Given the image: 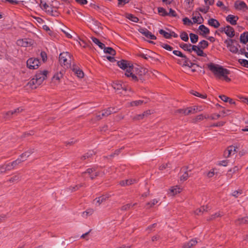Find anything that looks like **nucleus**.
Returning a JSON list of instances; mask_svg holds the SVG:
<instances>
[{
  "label": "nucleus",
  "mask_w": 248,
  "mask_h": 248,
  "mask_svg": "<svg viewBox=\"0 0 248 248\" xmlns=\"http://www.w3.org/2000/svg\"><path fill=\"white\" fill-rule=\"evenodd\" d=\"M219 98L224 102H227L229 99V97H228L225 95H221L219 96Z\"/></svg>",
  "instance_id": "nucleus-62"
},
{
  "label": "nucleus",
  "mask_w": 248,
  "mask_h": 248,
  "mask_svg": "<svg viewBox=\"0 0 248 248\" xmlns=\"http://www.w3.org/2000/svg\"><path fill=\"white\" fill-rule=\"evenodd\" d=\"M209 9V5H205V6L203 8H200V11L202 13H206Z\"/></svg>",
  "instance_id": "nucleus-58"
},
{
  "label": "nucleus",
  "mask_w": 248,
  "mask_h": 248,
  "mask_svg": "<svg viewBox=\"0 0 248 248\" xmlns=\"http://www.w3.org/2000/svg\"><path fill=\"white\" fill-rule=\"evenodd\" d=\"M190 40L192 43H196L198 42L199 37L197 35L191 33L189 34Z\"/></svg>",
  "instance_id": "nucleus-35"
},
{
  "label": "nucleus",
  "mask_w": 248,
  "mask_h": 248,
  "mask_svg": "<svg viewBox=\"0 0 248 248\" xmlns=\"http://www.w3.org/2000/svg\"><path fill=\"white\" fill-rule=\"evenodd\" d=\"M33 152V149H30L24 153L22 154L16 160L12 162L14 168H15L16 166L18 165L21 162L24 161Z\"/></svg>",
  "instance_id": "nucleus-5"
},
{
  "label": "nucleus",
  "mask_w": 248,
  "mask_h": 248,
  "mask_svg": "<svg viewBox=\"0 0 248 248\" xmlns=\"http://www.w3.org/2000/svg\"><path fill=\"white\" fill-rule=\"evenodd\" d=\"M207 206H203L195 211V213L198 215H200L203 213V212L207 210Z\"/></svg>",
  "instance_id": "nucleus-36"
},
{
  "label": "nucleus",
  "mask_w": 248,
  "mask_h": 248,
  "mask_svg": "<svg viewBox=\"0 0 248 248\" xmlns=\"http://www.w3.org/2000/svg\"><path fill=\"white\" fill-rule=\"evenodd\" d=\"M116 55L115 50L111 47H109V62H114L118 61L113 56Z\"/></svg>",
  "instance_id": "nucleus-23"
},
{
  "label": "nucleus",
  "mask_w": 248,
  "mask_h": 248,
  "mask_svg": "<svg viewBox=\"0 0 248 248\" xmlns=\"http://www.w3.org/2000/svg\"><path fill=\"white\" fill-rule=\"evenodd\" d=\"M146 103V102H144L143 100H136V101L131 102L130 103V104L131 106L133 107V106H140V105H141L142 104Z\"/></svg>",
  "instance_id": "nucleus-37"
},
{
  "label": "nucleus",
  "mask_w": 248,
  "mask_h": 248,
  "mask_svg": "<svg viewBox=\"0 0 248 248\" xmlns=\"http://www.w3.org/2000/svg\"><path fill=\"white\" fill-rule=\"evenodd\" d=\"M118 0V5L119 6H123L124 4L128 3L129 2V0Z\"/></svg>",
  "instance_id": "nucleus-53"
},
{
  "label": "nucleus",
  "mask_w": 248,
  "mask_h": 248,
  "mask_svg": "<svg viewBox=\"0 0 248 248\" xmlns=\"http://www.w3.org/2000/svg\"><path fill=\"white\" fill-rule=\"evenodd\" d=\"M147 73V70L140 65H133L129 67L125 73V75L130 78L134 81L143 82L145 80L144 76Z\"/></svg>",
  "instance_id": "nucleus-1"
},
{
  "label": "nucleus",
  "mask_w": 248,
  "mask_h": 248,
  "mask_svg": "<svg viewBox=\"0 0 248 248\" xmlns=\"http://www.w3.org/2000/svg\"><path fill=\"white\" fill-rule=\"evenodd\" d=\"M193 46L190 44H182L180 45V46L184 50L191 52L192 51L191 48Z\"/></svg>",
  "instance_id": "nucleus-26"
},
{
  "label": "nucleus",
  "mask_w": 248,
  "mask_h": 248,
  "mask_svg": "<svg viewBox=\"0 0 248 248\" xmlns=\"http://www.w3.org/2000/svg\"><path fill=\"white\" fill-rule=\"evenodd\" d=\"M208 116H206L205 115H204L202 114H200L196 117H195V118L193 119V121L194 122H198L201 121H202L205 119L208 118Z\"/></svg>",
  "instance_id": "nucleus-32"
},
{
  "label": "nucleus",
  "mask_w": 248,
  "mask_h": 248,
  "mask_svg": "<svg viewBox=\"0 0 248 248\" xmlns=\"http://www.w3.org/2000/svg\"><path fill=\"white\" fill-rule=\"evenodd\" d=\"M161 46L163 48H164L167 50L171 51L172 50V47L168 44L162 43L161 44Z\"/></svg>",
  "instance_id": "nucleus-51"
},
{
  "label": "nucleus",
  "mask_w": 248,
  "mask_h": 248,
  "mask_svg": "<svg viewBox=\"0 0 248 248\" xmlns=\"http://www.w3.org/2000/svg\"><path fill=\"white\" fill-rule=\"evenodd\" d=\"M71 68L78 78H82L83 77V72L79 69L76 65L73 64Z\"/></svg>",
  "instance_id": "nucleus-17"
},
{
  "label": "nucleus",
  "mask_w": 248,
  "mask_h": 248,
  "mask_svg": "<svg viewBox=\"0 0 248 248\" xmlns=\"http://www.w3.org/2000/svg\"><path fill=\"white\" fill-rule=\"evenodd\" d=\"M248 221V217L239 218L235 221V223L237 225H241L246 223Z\"/></svg>",
  "instance_id": "nucleus-30"
},
{
  "label": "nucleus",
  "mask_w": 248,
  "mask_h": 248,
  "mask_svg": "<svg viewBox=\"0 0 248 248\" xmlns=\"http://www.w3.org/2000/svg\"><path fill=\"white\" fill-rule=\"evenodd\" d=\"M151 114V111L150 110H147L146 111L144 112L142 114H140L137 115L136 117H135L134 119H137V120H140L143 119V118L145 116H147L148 115H149Z\"/></svg>",
  "instance_id": "nucleus-41"
},
{
  "label": "nucleus",
  "mask_w": 248,
  "mask_h": 248,
  "mask_svg": "<svg viewBox=\"0 0 248 248\" xmlns=\"http://www.w3.org/2000/svg\"><path fill=\"white\" fill-rule=\"evenodd\" d=\"M225 43L231 52L234 54L238 53V46H239V45L236 43V42L234 40L231 39L226 40L225 41Z\"/></svg>",
  "instance_id": "nucleus-6"
},
{
  "label": "nucleus",
  "mask_w": 248,
  "mask_h": 248,
  "mask_svg": "<svg viewBox=\"0 0 248 248\" xmlns=\"http://www.w3.org/2000/svg\"><path fill=\"white\" fill-rule=\"evenodd\" d=\"M40 62L37 58H31L27 61V66L31 69H36L38 68Z\"/></svg>",
  "instance_id": "nucleus-8"
},
{
  "label": "nucleus",
  "mask_w": 248,
  "mask_h": 248,
  "mask_svg": "<svg viewBox=\"0 0 248 248\" xmlns=\"http://www.w3.org/2000/svg\"><path fill=\"white\" fill-rule=\"evenodd\" d=\"M112 87L116 91H120L121 89L124 90V87L122 86V85L118 82H113L111 85ZM124 90H125L124 89Z\"/></svg>",
  "instance_id": "nucleus-29"
},
{
  "label": "nucleus",
  "mask_w": 248,
  "mask_h": 248,
  "mask_svg": "<svg viewBox=\"0 0 248 248\" xmlns=\"http://www.w3.org/2000/svg\"><path fill=\"white\" fill-rule=\"evenodd\" d=\"M191 50L195 52L197 55L199 56H202L204 57H206L207 56V55L203 52V50H202V48L199 47V46H198L196 45L192 46Z\"/></svg>",
  "instance_id": "nucleus-16"
},
{
  "label": "nucleus",
  "mask_w": 248,
  "mask_h": 248,
  "mask_svg": "<svg viewBox=\"0 0 248 248\" xmlns=\"http://www.w3.org/2000/svg\"><path fill=\"white\" fill-rule=\"evenodd\" d=\"M205 5H211L214 3V0H204Z\"/></svg>",
  "instance_id": "nucleus-64"
},
{
  "label": "nucleus",
  "mask_w": 248,
  "mask_h": 248,
  "mask_svg": "<svg viewBox=\"0 0 248 248\" xmlns=\"http://www.w3.org/2000/svg\"><path fill=\"white\" fill-rule=\"evenodd\" d=\"M158 200H157V199H153L151 202L146 203L145 207L146 208H151L154 205H155V204L158 203Z\"/></svg>",
  "instance_id": "nucleus-38"
},
{
  "label": "nucleus",
  "mask_w": 248,
  "mask_h": 248,
  "mask_svg": "<svg viewBox=\"0 0 248 248\" xmlns=\"http://www.w3.org/2000/svg\"><path fill=\"white\" fill-rule=\"evenodd\" d=\"M16 44L19 46L27 47L32 45V41L31 39L24 38L18 40L16 42Z\"/></svg>",
  "instance_id": "nucleus-10"
},
{
  "label": "nucleus",
  "mask_w": 248,
  "mask_h": 248,
  "mask_svg": "<svg viewBox=\"0 0 248 248\" xmlns=\"http://www.w3.org/2000/svg\"><path fill=\"white\" fill-rule=\"evenodd\" d=\"M140 32L144 35L147 38L150 39L151 40H155L156 37L151 32L149 31L146 29L142 28L140 30Z\"/></svg>",
  "instance_id": "nucleus-13"
},
{
  "label": "nucleus",
  "mask_w": 248,
  "mask_h": 248,
  "mask_svg": "<svg viewBox=\"0 0 248 248\" xmlns=\"http://www.w3.org/2000/svg\"><path fill=\"white\" fill-rule=\"evenodd\" d=\"M202 18V17L201 16H194V17H193L192 18V20H193V22L194 23H201V19Z\"/></svg>",
  "instance_id": "nucleus-55"
},
{
  "label": "nucleus",
  "mask_w": 248,
  "mask_h": 248,
  "mask_svg": "<svg viewBox=\"0 0 248 248\" xmlns=\"http://www.w3.org/2000/svg\"><path fill=\"white\" fill-rule=\"evenodd\" d=\"M208 45V42L207 41L203 40L199 43V44L197 46H199V47L202 49H205L207 47Z\"/></svg>",
  "instance_id": "nucleus-34"
},
{
  "label": "nucleus",
  "mask_w": 248,
  "mask_h": 248,
  "mask_svg": "<svg viewBox=\"0 0 248 248\" xmlns=\"http://www.w3.org/2000/svg\"><path fill=\"white\" fill-rule=\"evenodd\" d=\"M91 39L92 41L96 45H97L101 49H103L104 52L105 53H108V47H105V45L101 43L99 40H98L97 38L92 37Z\"/></svg>",
  "instance_id": "nucleus-9"
},
{
  "label": "nucleus",
  "mask_w": 248,
  "mask_h": 248,
  "mask_svg": "<svg viewBox=\"0 0 248 248\" xmlns=\"http://www.w3.org/2000/svg\"><path fill=\"white\" fill-rule=\"evenodd\" d=\"M93 155H94V152L93 151H89L84 155H83L81 157L82 160H85L86 158H88L92 156Z\"/></svg>",
  "instance_id": "nucleus-40"
},
{
  "label": "nucleus",
  "mask_w": 248,
  "mask_h": 248,
  "mask_svg": "<svg viewBox=\"0 0 248 248\" xmlns=\"http://www.w3.org/2000/svg\"><path fill=\"white\" fill-rule=\"evenodd\" d=\"M208 69L218 78H220L225 74H229V71L222 66L214 63H210L207 65Z\"/></svg>",
  "instance_id": "nucleus-3"
},
{
  "label": "nucleus",
  "mask_w": 248,
  "mask_h": 248,
  "mask_svg": "<svg viewBox=\"0 0 248 248\" xmlns=\"http://www.w3.org/2000/svg\"><path fill=\"white\" fill-rule=\"evenodd\" d=\"M199 30L200 31V34L202 36L208 34L210 32L209 29L203 25H201L199 27Z\"/></svg>",
  "instance_id": "nucleus-20"
},
{
  "label": "nucleus",
  "mask_w": 248,
  "mask_h": 248,
  "mask_svg": "<svg viewBox=\"0 0 248 248\" xmlns=\"http://www.w3.org/2000/svg\"><path fill=\"white\" fill-rule=\"evenodd\" d=\"M236 147L233 146H230L225 151L224 155L225 157H229L236 153Z\"/></svg>",
  "instance_id": "nucleus-12"
},
{
  "label": "nucleus",
  "mask_w": 248,
  "mask_h": 248,
  "mask_svg": "<svg viewBox=\"0 0 248 248\" xmlns=\"http://www.w3.org/2000/svg\"><path fill=\"white\" fill-rule=\"evenodd\" d=\"M221 31H224L226 34L230 37H232L234 35V31L233 29L230 26L221 28Z\"/></svg>",
  "instance_id": "nucleus-14"
},
{
  "label": "nucleus",
  "mask_w": 248,
  "mask_h": 248,
  "mask_svg": "<svg viewBox=\"0 0 248 248\" xmlns=\"http://www.w3.org/2000/svg\"><path fill=\"white\" fill-rule=\"evenodd\" d=\"M238 61L241 65L246 68H248V60L239 59Z\"/></svg>",
  "instance_id": "nucleus-43"
},
{
  "label": "nucleus",
  "mask_w": 248,
  "mask_h": 248,
  "mask_svg": "<svg viewBox=\"0 0 248 248\" xmlns=\"http://www.w3.org/2000/svg\"><path fill=\"white\" fill-rule=\"evenodd\" d=\"M234 7L236 10L244 11L248 9V7L245 2L241 0H237L235 2Z\"/></svg>",
  "instance_id": "nucleus-11"
},
{
  "label": "nucleus",
  "mask_w": 248,
  "mask_h": 248,
  "mask_svg": "<svg viewBox=\"0 0 248 248\" xmlns=\"http://www.w3.org/2000/svg\"><path fill=\"white\" fill-rule=\"evenodd\" d=\"M9 111H7L3 114L4 118L6 119H9L11 118H12V116L14 115L13 114L9 113Z\"/></svg>",
  "instance_id": "nucleus-61"
},
{
  "label": "nucleus",
  "mask_w": 248,
  "mask_h": 248,
  "mask_svg": "<svg viewBox=\"0 0 248 248\" xmlns=\"http://www.w3.org/2000/svg\"><path fill=\"white\" fill-rule=\"evenodd\" d=\"M221 216H222V214L220 212L216 213L215 214L212 215L209 219V220H212L215 219L216 218L220 217Z\"/></svg>",
  "instance_id": "nucleus-52"
},
{
  "label": "nucleus",
  "mask_w": 248,
  "mask_h": 248,
  "mask_svg": "<svg viewBox=\"0 0 248 248\" xmlns=\"http://www.w3.org/2000/svg\"><path fill=\"white\" fill-rule=\"evenodd\" d=\"M198 243L196 238L192 239L189 241L183 244V248H191L195 246Z\"/></svg>",
  "instance_id": "nucleus-19"
},
{
  "label": "nucleus",
  "mask_w": 248,
  "mask_h": 248,
  "mask_svg": "<svg viewBox=\"0 0 248 248\" xmlns=\"http://www.w3.org/2000/svg\"><path fill=\"white\" fill-rule=\"evenodd\" d=\"M136 203H135L134 204H132V203H128V204H127L125 205H124L122 207V210H128L129 209H130L131 207H133L134 206H135V205H136Z\"/></svg>",
  "instance_id": "nucleus-48"
},
{
  "label": "nucleus",
  "mask_w": 248,
  "mask_h": 248,
  "mask_svg": "<svg viewBox=\"0 0 248 248\" xmlns=\"http://www.w3.org/2000/svg\"><path fill=\"white\" fill-rule=\"evenodd\" d=\"M3 165L4 166V167H5L6 171L14 169L12 162L8 163V164H5V165Z\"/></svg>",
  "instance_id": "nucleus-49"
},
{
  "label": "nucleus",
  "mask_w": 248,
  "mask_h": 248,
  "mask_svg": "<svg viewBox=\"0 0 248 248\" xmlns=\"http://www.w3.org/2000/svg\"><path fill=\"white\" fill-rule=\"evenodd\" d=\"M178 64L181 65L183 66H187L188 67H192L195 65L191 62L189 59L186 56L183 55L181 59L176 60Z\"/></svg>",
  "instance_id": "nucleus-7"
},
{
  "label": "nucleus",
  "mask_w": 248,
  "mask_h": 248,
  "mask_svg": "<svg viewBox=\"0 0 248 248\" xmlns=\"http://www.w3.org/2000/svg\"><path fill=\"white\" fill-rule=\"evenodd\" d=\"M168 16L175 17L176 16V14L174 10H172L171 8H170L169 12L168 13Z\"/></svg>",
  "instance_id": "nucleus-56"
},
{
  "label": "nucleus",
  "mask_w": 248,
  "mask_h": 248,
  "mask_svg": "<svg viewBox=\"0 0 248 248\" xmlns=\"http://www.w3.org/2000/svg\"><path fill=\"white\" fill-rule=\"evenodd\" d=\"M181 190L182 189L180 187H178V186H175L172 187L170 189V192L171 195L173 196L177 194V193H179Z\"/></svg>",
  "instance_id": "nucleus-28"
},
{
  "label": "nucleus",
  "mask_w": 248,
  "mask_h": 248,
  "mask_svg": "<svg viewBox=\"0 0 248 248\" xmlns=\"http://www.w3.org/2000/svg\"><path fill=\"white\" fill-rule=\"evenodd\" d=\"M108 198V196L106 195H103L98 198H96L95 199L93 200L94 203L96 202V203H98V205H100L101 203L105 202L107 199Z\"/></svg>",
  "instance_id": "nucleus-27"
},
{
  "label": "nucleus",
  "mask_w": 248,
  "mask_h": 248,
  "mask_svg": "<svg viewBox=\"0 0 248 248\" xmlns=\"http://www.w3.org/2000/svg\"><path fill=\"white\" fill-rule=\"evenodd\" d=\"M96 171L94 168H89L86 171L83 173V175H85L86 174H88L89 176L91 175L93 172H95Z\"/></svg>",
  "instance_id": "nucleus-47"
},
{
  "label": "nucleus",
  "mask_w": 248,
  "mask_h": 248,
  "mask_svg": "<svg viewBox=\"0 0 248 248\" xmlns=\"http://www.w3.org/2000/svg\"><path fill=\"white\" fill-rule=\"evenodd\" d=\"M60 64L64 68H71V55L68 52L61 53L59 57Z\"/></svg>",
  "instance_id": "nucleus-4"
},
{
  "label": "nucleus",
  "mask_w": 248,
  "mask_h": 248,
  "mask_svg": "<svg viewBox=\"0 0 248 248\" xmlns=\"http://www.w3.org/2000/svg\"><path fill=\"white\" fill-rule=\"evenodd\" d=\"M158 12L160 15L162 16H168V12L166 11V10L163 7H158Z\"/></svg>",
  "instance_id": "nucleus-42"
},
{
  "label": "nucleus",
  "mask_w": 248,
  "mask_h": 248,
  "mask_svg": "<svg viewBox=\"0 0 248 248\" xmlns=\"http://www.w3.org/2000/svg\"><path fill=\"white\" fill-rule=\"evenodd\" d=\"M159 33L160 34L162 35L166 39L170 38V32H167L162 29H160V30H159Z\"/></svg>",
  "instance_id": "nucleus-39"
},
{
  "label": "nucleus",
  "mask_w": 248,
  "mask_h": 248,
  "mask_svg": "<svg viewBox=\"0 0 248 248\" xmlns=\"http://www.w3.org/2000/svg\"><path fill=\"white\" fill-rule=\"evenodd\" d=\"M180 36L181 39L185 42H186L188 40V34L186 32H182L180 34Z\"/></svg>",
  "instance_id": "nucleus-45"
},
{
  "label": "nucleus",
  "mask_w": 248,
  "mask_h": 248,
  "mask_svg": "<svg viewBox=\"0 0 248 248\" xmlns=\"http://www.w3.org/2000/svg\"><path fill=\"white\" fill-rule=\"evenodd\" d=\"M189 177V174L188 173V170L185 172L180 177V180L181 181H186V180H187V179Z\"/></svg>",
  "instance_id": "nucleus-50"
},
{
  "label": "nucleus",
  "mask_w": 248,
  "mask_h": 248,
  "mask_svg": "<svg viewBox=\"0 0 248 248\" xmlns=\"http://www.w3.org/2000/svg\"><path fill=\"white\" fill-rule=\"evenodd\" d=\"M136 182L137 180L136 179H128L121 181L120 184L122 186H129L136 183Z\"/></svg>",
  "instance_id": "nucleus-24"
},
{
  "label": "nucleus",
  "mask_w": 248,
  "mask_h": 248,
  "mask_svg": "<svg viewBox=\"0 0 248 248\" xmlns=\"http://www.w3.org/2000/svg\"><path fill=\"white\" fill-rule=\"evenodd\" d=\"M126 17L135 23H137L139 21V18L131 14H127L126 15Z\"/></svg>",
  "instance_id": "nucleus-33"
},
{
  "label": "nucleus",
  "mask_w": 248,
  "mask_h": 248,
  "mask_svg": "<svg viewBox=\"0 0 248 248\" xmlns=\"http://www.w3.org/2000/svg\"><path fill=\"white\" fill-rule=\"evenodd\" d=\"M240 41L241 43L245 44L248 42V32H244L241 34L240 37Z\"/></svg>",
  "instance_id": "nucleus-25"
},
{
  "label": "nucleus",
  "mask_w": 248,
  "mask_h": 248,
  "mask_svg": "<svg viewBox=\"0 0 248 248\" xmlns=\"http://www.w3.org/2000/svg\"><path fill=\"white\" fill-rule=\"evenodd\" d=\"M40 6L42 8V9L46 11L47 9L49 7L48 5L44 0H40ZM46 11L49 14H50L51 13L53 12V10L52 9H48Z\"/></svg>",
  "instance_id": "nucleus-22"
},
{
  "label": "nucleus",
  "mask_w": 248,
  "mask_h": 248,
  "mask_svg": "<svg viewBox=\"0 0 248 248\" xmlns=\"http://www.w3.org/2000/svg\"><path fill=\"white\" fill-rule=\"evenodd\" d=\"M19 179V176L18 175H15L12 177L10 180V182H14L18 181Z\"/></svg>",
  "instance_id": "nucleus-63"
},
{
  "label": "nucleus",
  "mask_w": 248,
  "mask_h": 248,
  "mask_svg": "<svg viewBox=\"0 0 248 248\" xmlns=\"http://www.w3.org/2000/svg\"><path fill=\"white\" fill-rule=\"evenodd\" d=\"M191 93L194 95L201 97L202 98H205L206 97V94H202L196 91H192Z\"/></svg>",
  "instance_id": "nucleus-46"
},
{
  "label": "nucleus",
  "mask_w": 248,
  "mask_h": 248,
  "mask_svg": "<svg viewBox=\"0 0 248 248\" xmlns=\"http://www.w3.org/2000/svg\"><path fill=\"white\" fill-rule=\"evenodd\" d=\"M23 110V109L21 108H18L16 109H15L14 110H11L9 111V114H13L14 115H16L17 114L19 113L20 112H22Z\"/></svg>",
  "instance_id": "nucleus-44"
},
{
  "label": "nucleus",
  "mask_w": 248,
  "mask_h": 248,
  "mask_svg": "<svg viewBox=\"0 0 248 248\" xmlns=\"http://www.w3.org/2000/svg\"><path fill=\"white\" fill-rule=\"evenodd\" d=\"M227 21L230 23L232 25H235L237 24V21L238 17L232 15H229L226 17Z\"/></svg>",
  "instance_id": "nucleus-18"
},
{
  "label": "nucleus",
  "mask_w": 248,
  "mask_h": 248,
  "mask_svg": "<svg viewBox=\"0 0 248 248\" xmlns=\"http://www.w3.org/2000/svg\"><path fill=\"white\" fill-rule=\"evenodd\" d=\"M41 57L42 59V61L45 62L47 60V55L45 51H41L40 53Z\"/></svg>",
  "instance_id": "nucleus-54"
},
{
  "label": "nucleus",
  "mask_w": 248,
  "mask_h": 248,
  "mask_svg": "<svg viewBox=\"0 0 248 248\" xmlns=\"http://www.w3.org/2000/svg\"><path fill=\"white\" fill-rule=\"evenodd\" d=\"M215 174V170L213 169H212L211 170H210L209 171H208L207 173V176L208 177V178H211Z\"/></svg>",
  "instance_id": "nucleus-57"
},
{
  "label": "nucleus",
  "mask_w": 248,
  "mask_h": 248,
  "mask_svg": "<svg viewBox=\"0 0 248 248\" xmlns=\"http://www.w3.org/2000/svg\"><path fill=\"white\" fill-rule=\"evenodd\" d=\"M208 24L209 25L215 28H217L220 26L219 22L214 18H210L208 20Z\"/></svg>",
  "instance_id": "nucleus-21"
},
{
  "label": "nucleus",
  "mask_w": 248,
  "mask_h": 248,
  "mask_svg": "<svg viewBox=\"0 0 248 248\" xmlns=\"http://www.w3.org/2000/svg\"><path fill=\"white\" fill-rule=\"evenodd\" d=\"M47 73V70L37 72L34 77L28 82V85L31 89L36 88L46 78Z\"/></svg>",
  "instance_id": "nucleus-2"
},
{
  "label": "nucleus",
  "mask_w": 248,
  "mask_h": 248,
  "mask_svg": "<svg viewBox=\"0 0 248 248\" xmlns=\"http://www.w3.org/2000/svg\"><path fill=\"white\" fill-rule=\"evenodd\" d=\"M172 53L176 56L181 58L184 54H183L180 51L173 50Z\"/></svg>",
  "instance_id": "nucleus-60"
},
{
  "label": "nucleus",
  "mask_w": 248,
  "mask_h": 248,
  "mask_svg": "<svg viewBox=\"0 0 248 248\" xmlns=\"http://www.w3.org/2000/svg\"><path fill=\"white\" fill-rule=\"evenodd\" d=\"M75 1L81 5H85L88 3L87 0H75Z\"/></svg>",
  "instance_id": "nucleus-59"
},
{
  "label": "nucleus",
  "mask_w": 248,
  "mask_h": 248,
  "mask_svg": "<svg viewBox=\"0 0 248 248\" xmlns=\"http://www.w3.org/2000/svg\"><path fill=\"white\" fill-rule=\"evenodd\" d=\"M94 213V210L92 208H89L86 211L82 213V217H87L88 216H91Z\"/></svg>",
  "instance_id": "nucleus-31"
},
{
  "label": "nucleus",
  "mask_w": 248,
  "mask_h": 248,
  "mask_svg": "<svg viewBox=\"0 0 248 248\" xmlns=\"http://www.w3.org/2000/svg\"><path fill=\"white\" fill-rule=\"evenodd\" d=\"M117 65L121 69L124 70L125 72L127 70L129 67L131 66V65H130V63H128L127 61L124 60L117 61Z\"/></svg>",
  "instance_id": "nucleus-15"
}]
</instances>
